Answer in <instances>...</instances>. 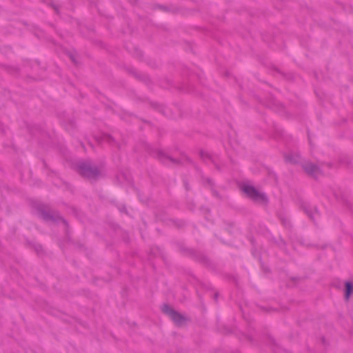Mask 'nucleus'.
Segmentation results:
<instances>
[{"mask_svg":"<svg viewBox=\"0 0 353 353\" xmlns=\"http://www.w3.org/2000/svg\"><path fill=\"white\" fill-rule=\"evenodd\" d=\"M161 310L165 314L168 316L178 327L184 325L188 321V319L184 315L174 310L168 304H163Z\"/></svg>","mask_w":353,"mask_h":353,"instance_id":"obj_3","label":"nucleus"},{"mask_svg":"<svg viewBox=\"0 0 353 353\" xmlns=\"http://www.w3.org/2000/svg\"><path fill=\"white\" fill-rule=\"evenodd\" d=\"M97 141L98 142L106 141L108 143H110V145L115 143L114 139L110 134H103L101 137H97Z\"/></svg>","mask_w":353,"mask_h":353,"instance_id":"obj_11","label":"nucleus"},{"mask_svg":"<svg viewBox=\"0 0 353 353\" xmlns=\"http://www.w3.org/2000/svg\"><path fill=\"white\" fill-rule=\"evenodd\" d=\"M186 160H187L188 162L191 163V160H190L188 157H186Z\"/></svg>","mask_w":353,"mask_h":353,"instance_id":"obj_22","label":"nucleus"},{"mask_svg":"<svg viewBox=\"0 0 353 353\" xmlns=\"http://www.w3.org/2000/svg\"><path fill=\"white\" fill-rule=\"evenodd\" d=\"M344 298L346 301H348L353 293V283L351 281H346L345 283L344 289Z\"/></svg>","mask_w":353,"mask_h":353,"instance_id":"obj_9","label":"nucleus"},{"mask_svg":"<svg viewBox=\"0 0 353 353\" xmlns=\"http://www.w3.org/2000/svg\"><path fill=\"white\" fill-rule=\"evenodd\" d=\"M199 155H200L201 159L203 161H205L206 160H209V161H212V163H213L214 164L216 168L218 170H221L220 166L216 163L213 157L211 154H210L208 152L201 150L199 152Z\"/></svg>","mask_w":353,"mask_h":353,"instance_id":"obj_8","label":"nucleus"},{"mask_svg":"<svg viewBox=\"0 0 353 353\" xmlns=\"http://www.w3.org/2000/svg\"><path fill=\"white\" fill-rule=\"evenodd\" d=\"M183 221H180V224L179 225V227H181V226H183Z\"/></svg>","mask_w":353,"mask_h":353,"instance_id":"obj_20","label":"nucleus"},{"mask_svg":"<svg viewBox=\"0 0 353 353\" xmlns=\"http://www.w3.org/2000/svg\"><path fill=\"white\" fill-rule=\"evenodd\" d=\"M134 50H135V52H135V55L137 57H142V52L140 50H139L137 48H134Z\"/></svg>","mask_w":353,"mask_h":353,"instance_id":"obj_15","label":"nucleus"},{"mask_svg":"<svg viewBox=\"0 0 353 353\" xmlns=\"http://www.w3.org/2000/svg\"><path fill=\"white\" fill-rule=\"evenodd\" d=\"M242 191L252 200L255 202L265 203L268 202V197L265 194L259 192L254 186L249 184H243Z\"/></svg>","mask_w":353,"mask_h":353,"instance_id":"obj_4","label":"nucleus"},{"mask_svg":"<svg viewBox=\"0 0 353 353\" xmlns=\"http://www.w3.org/2000/svg\"><path fill=\"white\" fill-rule=\"evenodd\" d=\"M286 162L296 164L299 163L300 160V156L297 154H286L284 156Z\"/></svg>","mask_w":353,"mask_h":353,"instance_id":"obj_10","label":"nucleus"},{"mask_svg":"<svg viewBox=\"0 0 353 353\" xmlns=\"http://www.w3.org/2000/svg\"><path fill=\"white\" fill-rule=\"evenodd\" d=\"M69 57H70V59L72 60V61L74 63H75V64H76V63H77V61H76V59H75L74 55L73 54L70 53V54H69Z\"/></svg>","mask_w":353,"mask_h":353,"instance_id":"obj_16","label":"nucleus"},{"mask_svg":"<svg viewBox=\"0 0 353 353\" xmlns=\"http://www.w3.org/2000/svg\"><path fill=\"white\" fill-rule=\"evenodd\" d=\"M280 221L286 228L290 229L292 228V224L290 219L284 215H281L279 216Z\"/></svg>","mask_w":353,"mask_h":353,"instance_id":"obj_12","label":"nucleus"},{"mask_svg":"<svg viewBox=\"0 0 353 353\" xmlns=\"http://www.w3.org/2000/svg\"><path fill=\"white\" fill-rule=\"evenodd\" d=\"M205 180L209 185H210V186L213 185V182L210 178H206Z\"/></svg>","mask_w":353,"mask_h":353,"instance_id":"obj_17","label":"nucleus"},{"mask_svg":"<svg viewBox=\"0 0 353 353\" xmlns=\"http://www.w3.org/2000/svg\"><path fill=\"white\" fill-rule=\"evenodd\" d=\"M155 157L157 158L159 161H161L163 163L168 164L172 163L174 165H180L181 161L176 159H174L170 156L165 154L161 150H157L154 153Z\"/></svg>","mask_w":353,"mask_h":353,"instance_id":"obj_6","label":"nucleus"},{"mask_svg":"<svg viewBox=\"0 0 353 353\" xmlns=\"http://www.w3.org/2000/svg\"><path fill=\"white\" fill-rule=\"evenodd\" d=\"M302 168L307 175L314 179H317V177L322 174L320 168L310 161L303 163Z\"/></svg>","mask_w":353,"mask_h":353,"instance_id":"obj_5","label":"nucleus"},{"mask_svg":"<svg viewBox=\"0 0 353 353\" xmlns=\"http://www.w3.org/2000/svg\"><path fill=\"white\" fill-rule=\"evenodd\" d=\"M301 208L308 217L314 222L316 219L319 216V211L315 206H311L307 203H303Z\"/></svg>","mask_w":353,"mask_h":353,"instance_id":"obj_7","label":"nucleus"},{"mask_svg":"<svg viewBox=\"0 0 353 353\" xmlns=\"http://www.w3.org/2000/svg\"><path fill=\"white\" fill-rule=\"evenodd\" d=\"M76 171L83 178L96 181L101 175V171L97 165L90 161H79L75 165Z\"/></svg>","mask_w":353,"mask_h":353,"instance_id":"obj_1","label":"nucleus"},{"mask_svg":"<svg viewBox=\"0 0 353 353\" xmlns=\"http://www.w3.org/2000/svg\"><path fill=\"white\" fill-rule=\"evenodd\" d=\"M218 296H219V294L218 293H215L214 295V299L215 301L217 300Z\"/></svg>","mask_w":353,"mask_h":353,"instance_id":"obj_18","label":"nucleus"},{"mask_svg":"<svg viewBox=\"0 0 353 353\" xmlns=\"http://www.w3.org/2000/svg\"><path fill=\"white\" fill-rule=\"evenodd\" d=\"M274 107H276V108H277V107H278V108H279V107H281H281H282V104H281V103H279V101H274L272 102V105H270V108H274Z\"/></svg>","mask_w":353,"mask_h":353,"instance_id":"obj_14","label":"nucleus"},{"mask_svg":"<svg viewBox=\"0 0 353 353\" xmlns=\"http://www.w3.org/2000/svg\"><path fill=\"white\" fill-rule=\"evenodd\" d=\"M213 194L216 196H219V194L216 191H213Z\"/></svg>","mask_w":353,"mask_h":353,"instance_id":"obj_19","label":"nucleus"},{"mask_svg":"<svg viewBox=\"0 0 353 353\" xmlns=\"http://www.w3.org/2000/svg\"><path fill=\"white\" fill-rule=\"evenodd\" d=\"M185 186L187 190H189L188 185L187 183H185Z\"/></svg>","mask_w":353,"mask_h":353,"instance_id":"obj_21","label":"nucleus"},{"mask_svg":"<svg viewBox=\"0 0 353 353\" xmlns=\"http://www.w3.org/2000/svg\"><path fill=\"white\" fill-rule=\"evenodd\" d=\"M37 210L39 216L46 221L54 222L61 221L66 228L68 227V223L65 219L60 216L59 213L48 205L39 204L37 207Z\"/></svg>","mask_w":353,"mask_h":353,"instance_id":"obj_2","label":"nucleus"},{"mask_svg":"<svg viewBox=\"0 0 353 353\" xmlns=\"http://www.w3.org/2000/svg\"><path fill=\"white\" fill-rule=\"evenodd\" d=\"M153 105H154V108L155 109L158 110H159V112H161L162 114H165V108H164L162 105H159V104H156V103H155V104H153Z\"/></svg>","mask_w":353,"mask_h":353,"instance_id":"obj_13","label":"nucleus"},{"mask_svg":"<svg viewBox=\"0 0 353 353\" xmlns=\"http://www.w3.org/2000/svg\"><path fill=\"white\" fill-rule=\"evenodd\" d=\"M133 74L137 77H138L137 74V72H133Z\"/></svg>","mask_w":353,"mask_h":353,"instance_id":"obj_23","label":"nucleus"}]
</instances>
